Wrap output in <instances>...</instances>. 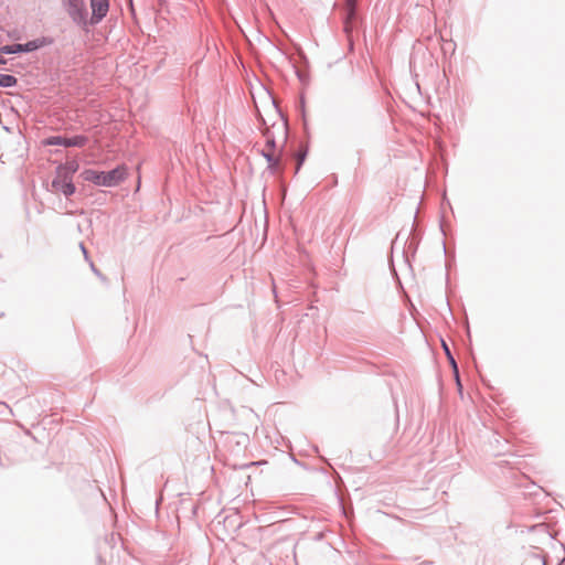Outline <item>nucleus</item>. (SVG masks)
Instances as JSON below:
<instances>
[{
  "instance_id": "1",
  "label": "nucleus",
  "mask_w": 565,
  "mask_h": 565,
  "mask_svg": "<svg viewBox=\"0 0 565 565\" xmlns=\"http://www.w3.org/2000/svg\"><path fill=\"white\" fill-rule=\"evenodd\" d=\"M81 175L85 181L92 182L95 185L113 188L117 186L120 182H122L126 179L127 169L124 166H117L116 168L109 171L85 169Z\"/></svg>"
},
{
  "instance_id": "2",
  "label": "nucleus",
  "mask_w": 565,
  "mask_h": 565,
  "mask_svg": "<svg viewBox=\"0 0 565 565\" xmlns=\"http://www.w3.org/2000/svg\"><path fill=\"white\" fill-rule=\"evenodd\" d=\"M54 40L50 36H41L25 43L8 44L0 46V53L3 54H19L30 53L53 44Z\"/></svg>"
},
{
  "instance_id": "3",
  "label": "nucleus",
  "mask_w": 565,
  "mask_h": 565,
  "mask_svg": "<svg viewBox=\"0 0 565 565\" xmlns=\"http://www.w3.org/2000/svg\"><path fill=\"white\" fill-rule=\"evenodd\" d=\"M71 20L78 26L87 25V9L84 0H61Z\"/></svg>"
},
{
  "instance_id": "4",
  "label": "nucleus",
  "mask_w": 565,
  "mask_h": 565,
  "mask_svg": "<svg viewBox=\"0 0 565 565\" xmlns=\"http://www.w3.org/2000/svg\"><path fill=\"white\" fill-rule=\"evenodd\" d=\"M87 142H88V138L84 135H76L73 137L51 136L45 139V145H47V146H63V147L82 148V147L86 146Z\"/></svg>"
},
{
  "instance_id": "5",
  "label": "nucleus",
  "mask_w": 565,
  "mask_h": 565,
  "mask_svg": "<svg viewBox=\"0 0 565 565\" xmlns=\"http://www.w3.org/2000/svg\"><path fill=\"white\" fill-rule=\"evenodd\" d=\"M92 18L90 24L99 23L108 13V0H90Z\"/></svg>"
},
{
  "instance_id": "6",
  "label": "nucleus",
  "mask_w": 565,
  "mask_h": 565,
  "mask_svg": "<svg viewBox=\"0 0 565 565\" xmlns=\"http://www.w3.org/2000/svg\"><path fill=\"white\" fill-rule=\"evenodd\" d=\"M52 188L56 192L63 193L66 198L73 195L76 188L70 178L55 175L51 183Z\"/></svg>"
},
{
  "instance_id": "7",
  "label": "nucleus",
  "mask_w": 565,
  "mask_h": 565,
  "mask_svg": "<svg viewBox=\"0 0 565 565\" xmlns=\"http://www.w3.org/2000/svg\"><path fill=\"white\" fill-rule=\"evenodd\" d=\"M78 170V163L75 161L61 163L56 167L55 173L60 177H65L72 179L73 175Z\"/></svg>"
},
{
  "instance_id": "8",
  "label": "nucleus",
  "mask_w": 565,
  "mask_h": 565,
  "mask_svg": "<svg viewBox=\"0 0 565 565\" xmlns=\"http://www.w3.org/2000/svg\"><path fill=\"white\" fill-rule=\"evenodd\" d=\"M260 154L266 159L268 163L267 169L271 173H276L280 168V159L275 157L274 151L262 150Z\"/></svg>"
},
{
  "instance_id": "9",
  "label": "nucleus",
  "mask_w": 565,
  "mask_h": 565,
  "mask_svg": "<svg viewBox=\"0 0 565 565\" xmlns=\"http://www.w3.org/2000/svg\"><path fill=\"white\" fill-rule=\"evenodd\" d=\"M356 20H358V11L356 10H352V12H351V10H344L343 22H344V31L347 33L352 32V30L355 26Z\"/></svg>"
},
{
  "instance_id": "10",
  "label": "nucleus",
  "mask_w": 565,
  "mask_h": 565,
  "mask_svg": "<svg viewBox=\"0 0 565 565\" xmlns=\"http://www.w3.org/2000/svg\"><path fill=\"white\" fill-rule=\"evenodd\" d=\"M443 349H444L445 354H446V356H447V359L449 361V364L452 367V371H454L456 380H457V384L460 387L461 384H460V380H459L458 365H457V362H456L454 355L451 354V351H450L449 347L447 345V343L445 341H443Z\"/></svg>"
},
{
  "instance_id": "11",
  "label": "nucleus",
  "mask_w": 565,
  "mask_h": 565,
  "mask_svg": "<svg viewBox=\"0 0 565 565\" xmlns=\"http://www.w3.org/2000/svg\"><path fill=\"white\" fill-rule=\"evenodd\" d=\"M18 84V78L10 74H0V87L9 88Z\"/></svg>"
},
{
  "instance_id": "12",
  "label": "nucleus",
  "mask_w": 565,
  "mask_h": 565,
  "mask_svg": "<svg viewBox=\"0 0 565 565\" xmlns=\"http://www.w3.org/2000/svg\"><path fill=\"white\" fill-rule=\"evenodd\" d=\"M294 68L299 82L303 85H308L310 79L309 72L297 66H294Z\"/></svg>"
},
{
  "instance_id": "13",
  "label": "nucleus",
  "mask_w": 565,
  "mask_h": 565,
  "mask_svg": "<svg viewBox=\"0 0 565 565\" xmlns=\"http://www.w3.org/2000/svg\"><path fill=\"white\" fill-rule=\"evenodd\" d=\"M264 136L267 138L266 146L269 148L268 151H274L276 148V140H275V137L273 135H270V130L268 127H266V129L264 131Z\"/></svg>"
},
{
  "instance_id": "14",
  "label": "nucleus",
  "mask_w": 565,
  "mask_h": 565,
  "mask_svg": "<svg viewBox=\"0 0 565 565\" xmlns=\"http://www.w3.org/2000/svg\"><path fill=\"white\" fill-rule=\"evenodd\" d=\"M358 0H345L344 10H356Z\"/></svg>"
},
{
  "instance_id": "15",
  "label": "nucleus",
  "mask_w": 565,
  "mask_h": 565,
  "mask_svg": "<svg viewBox=\"0 0 565 565\" xmlns=\"http://www.w3.org/2000/svg\"><path fill=\"white\" fill-rule=\"evenodd\" d=\"M305 157H306V154H301V156H299V157H298V163H297L296 172H298V171H299V169H300L301 164H302V163H303V161H305Z\"/></svg>"
},
{
  "instance_id": "16",
  "label": "nucleus",
  "mask_w": 565,
  "mask_h": 565,
  "mask_svg": "<svg viewBox=\"0 0 565 565\" xmlns=\"http://www.w3.org/2000/svg\"><path fill=\"white\" fill-rule=\"evenodd\" d=\"M79 247L82 249V253L84 254L85 259L88 260V253H87L85 245L83 243H81Z\"/></svg>"
},
{
  "instance_id": "17",
  "label": "nucleus",
  "mask_w": 565,
  "mask_h": 565,
  "mask_svg": "<svg viewBox=\"0 0 565 565\" xmlns=\"http://www.w3.org/2000/svg\"><path fill=\"white\" fill-rule=\"evenodd\" d=\"M89 265H90L92 270H93L97 276H100V273H99V270L95 267L94 263H93V262H89Z\"/></svg>"
},
{
  "instance_id": "18",
  "label": "nucleus",
  "mask_w": 565,
  "mask_h": 565,
  "mask_svg": "<svg viewBox=\"0 0 565 565\" xmlns=\"http://www.w3.org/2000/svg\"><path fill=\"white\" fill-rule=\"evenodd\" d=\"M417 244H418V243L415 241V238H413V239L409 242V246H408V247H409V248H414V250H415V249H416V247H417Z\"/></svg>"
},
{
  "instance_id": "19",
  "label": "nucleus",
  "mask_w": 565,
  "mask_h": 565,
  "mask_svg": "<svg viewBox=\"0 0 565 565\" xmlns=\"http://www.w3.org/2000/svg\"><path fill=\"white\" fill-rule=\"evenodd\" d=\"M2 55L3 53H0V65L7 64V60Z\"/></svg>"
},
{
  "instance_id": "20",
  "label": "nucleus",
  "mask_w": 565,
  "mask_h": 565,
  "mask_svg": "<svg viewBox=\"0 0 565 565\" xmlns=\"http://www.w3.org/2000/svg\"><path fill=\"white\" fill-rule=\"evenodd\" d=\"M431 564H433V562H430V561H424L419 565H431Z\"/></svg>"
},
{
  "instance_id": "21",
  "label": "nucleus",
  "mask_w": 565,
  "mask_h": 565,
  "mask_svg": "<svg viewBox=\"0 0 565 565\" xmlns=\"http://www.w3.org/2000/svg\"><path fill=\"white\" fill-rule=\"evenodd\" d=\"M259 119H260L263 125H266L265 119L260 115H259Z\"/></svg>"
},
{
  "instance_id": "22",
  "label": "nucleus",
  "mask_w": 565,
  "mask_h": 565,
  "mask_svg": "<svg viewBox=\"0 0 565 565\" xmlns=\"http://www.w3.org/2000/svg\"><path fill=\"white\" fill-rule=\"evenodd\" d=\"M300 57L305 61V63H307V58H306V56L303 54H301Z\"/></svg>"
},
{
  "instance_id": "23",
  "label": "nucleus",
  "mask_w": 565,
  "mask_h": 565,
  "mask_svg": "<svg viewBox=\"0 0 565 565\" xmlns=\"http://www.w3.org/2000/svg\"><path fill=\"white\" fill-rule=\"evenodd\" d=\"M392 271H393L394 276L397 277V274H396V270L394 269V267L392 268Z\"/></svg>"
},
{
  "instance_id": "24",
  "label": "nucleus",
  "mask_w": 565,
  "mask_h": 565,
  "mask_svg": "<svg viewBox=\"0 0 565 565\" xmlns=\"http://www.w3.org/2000/svg\"><path fill=\"white\" fill-rule=\"evenodd\" d=\"M405 263L411 267L408 258L405 259Z\"/></svg>"
},
{
  "instance_id": "25",
  "label": "nucleus",
  "mask_w": 565,
  "mask_h": 565,
  "mask_svg": "<svg viewBox=\"0 0 565 565\" xmlns=\"http://www.w3.org/2000/svg\"><path fill=\"white\" fill-rule=\"evenodd\" d=\"M3 315H4V313H3V312H1V313H0V318H1V317H3Z\"/></svg>"
}]
</instances>
